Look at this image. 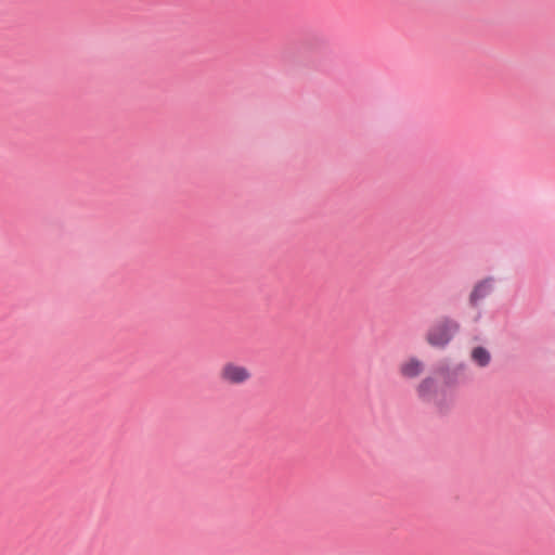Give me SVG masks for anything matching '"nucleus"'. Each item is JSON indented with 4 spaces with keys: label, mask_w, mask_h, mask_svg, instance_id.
<instances>
[{
    "label": "nucleus",
    "mask_w": 555,
    "mask_h": 555,
    "mask_svg": "<svg viewBox=\"0 0 555 555\" xmlns=\"http://www.w3.org/2000/svg\"><path fill=\"white\" fill-rule=\"evenodd\" d=\"M459 330V324L449 319H443L435 323L426 334V341L436 348L446 347L454 337Z\"/></svg>",
    "instance_id": "f257e3e1"
},
{
    "label": "nucleus",
    "mask_w": 555,
    "mask_h": 555,
    "mask_svg": "<svg viewBox=\"0 0 555 555\" xmlns=\"http://www.w3.org/2000/svg\"><path fill=\"white\" fill-rule=\"evenodd\" d=\"M219 378L227 385H243L251 378V373L245 365L235 362H227L219 371Z\"/></svg>",
    "instance_id": "f03ea898"
},
{
    "label": "nucleus",
    "mask_w": 555,
    "mask_h": 555,
    "mask_svg": "<svg viewBox=\"0 0 555 555\" xmlns=\"http://www.w3.org/2000/svg\"><path fill=\"white\" fill-rule=\"evenodd\" d=\"M417 397L424 401L434 403L440 410L447 408L446 400L440 399L438 396V382L433 376L423 378L415 387Z\"/></svg>",
    "instance_id": "7ed1b4c3"
},
{
    "label": "nucleus",
    "mask_w": 555,
    "mask_h": 555,
    "mask_svg": "<svg viewBox=\"0 0 555 555\" xmlns=\"http://www.w3.org/2000/svg\"><path fill=\"white\" fill-rule=\"evenodd\" d=\"M425 369L426 364L422 359L410 356L400 362L398 372L403 379L412 380L422 376Z\"/></svg>",
    "instance_id": "20e7f679"
},
{
    "label": "nucleus",
    "mask_w": 555,
    "mask_h": 555,
    "mask_svg": "<svg viewBox=\"0 0 555 555\" xmlns=\"http://www.w3.org/2000/svg\"><path fill=\"white\" fill-rule=\"evenodd\" d=\"M491 289H492V280L491 279H486V280L479 282L478 284H476L473 292L470 293V296H469L470 304L477 305V302L479 300H481L482 298H485L486 296H488L490 294Z\"/></svg>",
    "instance_id": "39448f33"
},
{
    "label": "nucleus",
    "mask_w": 555,
    "mask_h": 555,
    "mask_svg": "<svg viewBox=\"0 0 555 555\" xmlns=\"http://www.w3.org/2000/svg\"><path fill=\"white\" fill-rule=\"evenodd\" d=\"M470 360L478 367H487L492 360V356H491V352L487 348H485L482 346H477V347H474L470 351Z\"/></svg>",
    "instance_id": "423d86ee"
}]
</instances>
